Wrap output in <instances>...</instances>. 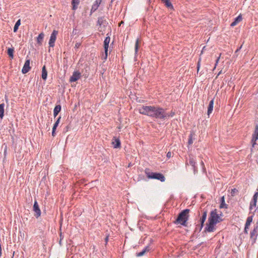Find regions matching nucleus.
Returning <instances> with one entry per match:
<instances>
[{"label":"nucleus","mask_w":258,"mask_h":258,"mask_svg":"<svg viewBox=\"0 0 258 258\" xmlns=\"http://www.w3.org/2000/svg\"><path fill=\"white\" fill-rule=\"evenodd\" d=\"M30 59H27L26 60L25 63H24V65L22 68V72L23 74H26L27 73H28L31 68L30 67Z\"/></svg>","instance_id":"9b49d317"},{"label":"nucleus","mask_w":258,"mask_h":258,"mask_svg":"<svg viewBox=\"0 0 258 258\" xmlns=\"http://www.w3.org/2000/svg\"><path fill=\"white\" fill-rule=\"evenodd\" d=\"M242 45H241L239 48H238L237 49V50L239 51L241 49V48H242Z\"/></svg>","instance_id":"37998d69"},{"label":"nucleus","mask_w":258,"mask_h":258,"mask_svg":"<svg viewBox=\"0 0 258 258\" xmlns=\"http://www.w3.org/2000/svg\"><path fill=\"white\" fill-rule=\"evenodd\" d=\"M33 211L35 212L34 216L38 218L41 215V211L39 207V205L36 200L34 201V205H33Z\"/></svg>","instance_id":"6e6552de"},{"label":"nucleus","mask_w":258,"mask_h":258,"mask_svg":"<svg viewBox=\"0 0 258 258\" xmlns=\"http://www.w3.org/2000/svg\"><path fill=\"white\" fill-rule=\"evenodd\" d=\"M228 205L225 203L224 197H222L221 199V204L220 205V208H227Z\"/></svg>","instance_id":"a878e982"},{"label":"nucleus","mask_w":258,"mask_h":258,"mask_svg":"<svg viewBox=\"0 0 258 258\" xmlns=\"http://www.w3.org/2000/svg\"><path fill=\"white\" fill-rule=\"evenodd\" d=\"M112 144L114 148H120L121 143L119 139L116 137H113L112 141Z\"/></svg>","instance_id":"f8f14e48"},{"label":"nucleus","mask_w":258,"mask_h":258,"mask_svg":"<svg viewBox=\"0 0 258 258\" xmlns=\"http://www.w3.org/2000/svg\"><path fill=\"white\" fill-rule=\"evenodd\" d=\"M207 211H204L203 213V215L202 216V217L201 218L200 220V224H201V226H200V229H201L202 228V227H203V225H204V223L207 218Z\"/></svg>","instance_id":"2eb2a0df"},{"label":"nucleus","mask_w":258,"mask_h":258,"mask_svg":"<svg viewBox=\"0 0 258 258\" xmlns=\"http://www.w3.org/2000/svg\"><path fill=\"white\" fill-rule=\"evenodd\" d=\"M80 44L77 43V44H76V47H79V46H80Z\"/></svg>","instance_id":"c03bdc74"},{"label":"nucleus","mask_w":258,"mask_h":258,"mask_svg":"<svg viewBox=\"0 0 258 258\" xmlns=\"http://www.w3.org/2000/svg\"><path fill=\"white\" fill-rule=\"evenodd\" d=\"M56 126H55L53 125V127H52V136L53 137H54L55 136V130H56Z\"/></svg>","instance_id":"473e14b6"},{"label":"nucleus","mask_w":258,"mask_h":258,"mask_svg":"<svg viewBox=\"0 0 258 258\" xmlns=\"http://www.w3.org/2000/svg\"><path fill=\"white\" fill-rule=\"evenodd\" d=\"M171 153L170 152H169L168 153H167V157L168 158H170L171 157Z\"/></svg>","instance_id":"ea45409f"},{"label":"nucleus","mask_w":258,"mask_h":258,"mask_svg":"<svg viewBox=\"0 0 258 258\" xmlns=\"http://www.w3.org/2000/svg\"><path fill=\"white\" fill-rule=\"evenodd\" d=\"M149 250H150V247L149 246H147L144 248V249L142 251L137 253L136 256L137 257L142 256L143 255H144L146 252L149 251Z\"/></svg>","instance_id":"f3484780"},{"label":"nucleus","mask_w":258,"mask_h":258,"mask_svg":"<svg viewBox=\"0 0 258 258\" xmlns=\"http://www.w3.org/2000/svg\"><path fill=\"white\" fill-rule=\"evenodd\" d=\"M122 23H123V21H121V22L120 23V24H122Z\"/></svg>","instance_id":"864d4df0"},{"label":"nucleus","mask_w":258,"mask_h":258,"mask_svg":"<svg viewBox=\"0 0 258 258\" xmlns=\"http://www.w3.org/2000/svg\"><path fill=\"white\" fill-rule=\"evenodd\" d=\"M222 216V213L220 214H218L217 212V210H213L210 213V216L209 218L208 222L209 223L207 224L205 229L209 232L214 231L215 229L214 226L221 222L223 220L221 218Z\"/></svg>","instance_id":"f03ea898"},{"label":"nucleus","mask_w":258,"mask_h":258,"mask_svg":"<svg viewBox=\"0 0 258 258\" xmlns=\"http://www.w3.org/2000/svg\"><path fill=\"white\" fill-rule=\"evenodd\" d=\"M93 9H94V10H96V9H95V8H93V7H92V10Z\"/></svg>","instance_id":"09e8293b"},{"label":"nucleus","mask_w":258,"mask_h":258,"mask_svg":"<svg viewBox=\"0 0 258 258\" xmlns=\"http://www.w3.org/2000/svg\"><path fill=\"white\" fill-rule=\"evenodd\" d=\"M213 105H214V99H212L209 104L208 107V111H207V114L208 116L210 115V114L212 112V111L213 110Z\"/></svg>","instance_id":"dca6fc26"},{"label":"nucleus","mask_w":258,"mask_h":258,"mask_svg":"<svg viewBox=\"0 0 258 258\" xmlns=\"http://www.w3.org/2000/svg\"><path fill=\"white\" fill-rule=\"evenodd\" d=\"M239 51L237 50V49H236V50L235 51V53H236L237 52H238Z\"/></svg>","instance_id":"49530a36"},{"label":"nucleus","mask_w":258,"mask_h":258,"mask_svg":"<svg viewBox=\"0 0 258 258\" xmlns=\"http://www.w3.org/2000/svg\"><path fill=\"white\" fill-rule=\"evenodd\" d=\"M61 110V106L60 105H57L55 106L53 111L55 112H57L58 113Z\"/></svg>","instance_id":"c756f323"},{"label":"nucleus","mask_w":258,"mask_h":258,"mask_svg":"<svg viewBox=\"0 0 258 258\" xmlns=\"http://www.w3.org/2000/svg\"><path fill=\"white\" fill-rule=\"evenodd\" d=\"M44 34H43V33H41L39 34L38 36L37 37V43L39 44V45H41L42 44V41H43V39L44 38Z\"/></svg>","instance_id":"412c9836"},{"label":"nucleus","mask_w":258,"mask_h":258,"mask_svg":"<svg viewBox=\"0 0 258 258\" xmlns=\"http://www.w3.org/2000/svg\"><path fill=\"white\" fill-rule=\"evenodd\" d=\"M93 9H94V10H96V9H95V8H93V7H92V10Z\"/></svg>","instance_id":"3c124183"},{"label":"nucleus","mask_w":258,"mask_h":258,"mask_svg":"<svg viewBox=\"0 0 258 258\" xmlns=\"http://www.w3.org/2000/svg\"><path fill=\"white\" fill-rule=\"evenodd\" d=\"M47 72L45 66H44L42 69L41 77L43 80L45 81L47 79Z\"/></svg>","instance_id":"6ab92c4d"},{"label":"nucleus","mask_w":258,"mask_h":258,"mask_svg":"<svg viewBox=\"0 0 258 258\" xmlns=\"http://www.w3.org/2000/svg\"><path fill=\"white\" fill-rule=\"evenodd\" d=\"M122 23H123V21H121V22L120 23V24H122Z\"/></svg>","instance_id":"603ef678"},{"label":"nucleus","mask_w":258,"mask_h":258,"mask_svg":"<svg viewBox=\"0 0 258 258\" xmlns=\"http://www.w3.org/2000/svg\"><path fill=\"white\" fill-rule=\"evenodd\" d=\"M252 221V216H249L247 217L246 221V223L245 225L246 226V228H249V225H250Z\"/></svg>","instance_id":"bb28decb"},{"label":"nucleus","mask_w":258,"mask_h":258,"mask_svg":"<svg viewBox=\"0 0 258 258\" xmlns=\"http://www.w3.org/2000/svg\"><path fill=\"white\" fill-rule=\"evenodd\" d=\"M79 3H80L79 0H72V9L73 10H76L77 9V6L79 5Z\"/></svg>","instance_id":"393cba45"},{"label":"nucleus","mask_w":258,"mask_h":258,"mask_svg":"<svg viewBox=\"0 0 258 258\" xmlns=\"http://www.w3.org/2000/svg\"><path fill=\"white\" fill-rule=\"evenodd\" d=\"M189 212V209H185L180 212L176 221L174 222L175 224H180L183 226H186V222L188 218V213Z\"/></svg>","instance_id":"7ed1b4c3"},{"label":"nucleus","mask_w":258,"mask_h":258,"mask_svg":"<svg viewBox=\"0 0 258 258\" xmlns=\"http://www.w3.org/2000/svg\"><path fill=\"white\" fill-rule=\"evenodd\" d=\"M257 233H258V229H257V227H255L254 228L253 230L250 232V238L251 239H253V241L254 242L256 238V236L257 235Z\"/></svg>","instance_id":"4468645a"},{"label":"nucleus","mask_w":258,"mask_h":258,"mask_svg":"<svg viewBox=\"0 0 258 258\" xmlns=\"http://www.w3.org/2000/svg\"><path fill=\"white\" fill-rule=\"evenodd\" d=\"M164 116H165V119H167L169 117H172L174 116L175 115V112L171 111L170 112H166V109H164Z\"/></svg>","instance_id":"aec40b11"},{"label":"nucleus","mask_w":258,"mask_h":258,"mask_svg":"<svg viewBox=\"0 0 258 258\" xmlns=\"http://www.w3.org/2000/svg\"><path fill=\"white\" fill-rule=\"evenodd\" d=\"M139 112L155 119L165 120L164 109L158 106H143L139 109Z\"/></svg>","instance_id":"f257e3e1"},{"label":"nucleus","mask_w":258,"mask_h":258,"mask_svg":"<svg viewBox=\"0 0 258 258\" xmlns=\"http://www.w3.org/2000/svg\"><path fill=\"white\" fill-rule=\"evenodd\" d=\"M58 34V31L54 30L51 35L49 40V45L50 47H53L54 46L55 41L56 39V36Z\"/></svg>","instance_id":"39448f33"},{"label":"nucleus","mask_w":258,"mask_h":258,"mask_svg":"<svg viewBox=\"0 0 258 258\" xmlns=\"http://www.w3.org/2000/svg\"><path fill=\"white\" fill-rule=\"evenodd\" d=\"M220 56H219L217 57V59H216V63H215V66L214 69H215V68H216V66L217 65V64H218V62H219V59H220Z\"/></svg>","instance_id":"72a5a7b5"},{"label":"nucleus","mask_w":258,"mask_h":258,"mask_svg":"<svg viewBox=\"0 0 258 258\" xmlns=\"http://www.w3.org/2000/svg\"><path fill=\"white\" fill-rule=\"evenodd\" d=\"M186 164L191 165L193 167L194 171H195L197 170V167L196 166V162L192 156H189V159H188V163L187 162L186 163Z\"/></svg>","instance_id":"ddd939ff"},{"label":"nucleus","mask_w":258,"mask_h":258,"mask_svg":"<svg viewBox=\"0 0 258 258\" xmlns=\"http://www.w3.org/2000/svg\"><path fill=\"white\" fill-rule=\"evenodd\" d=\"M162 2L165 4V5L168 8L171 9H173V7L171 3L170 2V0H161Z\"/></svg>","instance_id":"b1692460"},{"label":"nucleus","mask_w":258,"mask_h":258,"mask_svg":"<svg viewBox=\"0 0 258 258\" xmlns=\"http://www.w3.org/2000/svg\"><path fill=\"white\" fill-rule=\"evenodd\" d=\"M200 61H201V58L199 59L198 64H197V68H200Z\"/></svg>","instance_id":"c9c22d12"},{"label":"nucleus","mask_w":258,"mask_h":258,"mask_svg":"<svg viewBox=\"0 0 258 258\" xmlns=\"http://www.w3.org/2000/svg\"><path fill=\"white\" fill-rule=\"evenodd\" d=\"M201 165L203 166V168H204V164L203 161H202L201 162Z\"/></svg>","instance_id":"79ce46f5"},{"label":"nucleus","mask_w":258,"mask_h":258,"mask_svg":"<svg viewBox=\"0 0 258 258\" xmlns=\"http://www.w3.org/2000/svg\"><path fill=\"white\" fill-rule=\"evenodd\" d=\"M5 104L2 103L0 104V118L1 119L3 118L4 115V107H5Z\"/></svg>","instance_id":"5701e85b"},{"label":"nucleus","mask_w":258,"mask_h":258,"mask_svg":"<svg viewBox=\"0 0 258 258\" xmlns=\"http://www.w3.org/2000/svg\"><path fill=\"white\" fill-rule=\"evenodd\" d=\"M14 51V49L13 48H9L8 49V54L12 58H13V57H14V54H13Z\"/></svg>","instance_id":"cd10ccee"},{"label":"nucleus","mask_w":258,"mask_h":258,"mask_svg":"<svg viewBox=\"0 0 258 258\" xmlns=\"http://www.w3.org/2000/svg\"><path fill=\"white\" fill-rule=\"evenodd\" d=\"M258 140V125H256L255 127L254 133L252 136V139L251 140V143L252 147L253 148L256 144V142Z\"/></svg>","instance_id":"423d86ee"},{"label":"nucleus","mask_w":258,"mask_h":258,"mask_svg":"<svg viewBox=\"0 0 258 258\" xmlns=\"http://www.w3.org/2000/svg\"><path fill=\"white\" fill-rule=\"evenodd\" d=\"M221 71H220V72L218 73V76H219L220 74H221Z\"/></svg>","instance_id":"de8ad7c7"},{"label":"nucleus","mask_w":258,"mask_h":258,"mask_svg":"<svg viewBox=\"0 0 258 258\" xmlns=\"http://www.w3.org/2000/svg\"><path fill=\"white\" fill-rule=\"evenodd\" d=\"M139 39H137L136 41L135 44V52L137 53L138 52V48H139Z\"/></svg>","instance_id":"7c9ffc66"},{"label":"nucleus","mask_w":258,"mask_h":258,"mask_svg":"<svg viewBox=\"0 0 258 258\" xmlns=\"http://www.w3.org/2000/svg\"><path fill=\"white\" fill-rule=\"evenodd\" d=\"M145 172L148 178L156 179L162 182L165 180L164 176L161 173L151 172L149 169H146Z\"/></svg>","instance_id":"20e7f679"},{"label":"nucleus","mask_w":258,"mask_h":258,"mask_svg":"<svg viewBox=\"0 0 258 258\" xmlns=\"http://www.w3.org/2000/svg\"><path fill=\"white\" fill-rule=\"evenodd\" d=\"M106 24V21L104 17H99L98 19L97 24L99 26L105 25Z\"/></svg>","instance_id":"4be33fe9"},{"label":"nucleus","mask_w":258,"mask_h":258,"mask_svg":"<svg viewBox=\"0 0 258 258\" xmlns=\"http://www.w3.org/2000/svg\"><path fill=\"white\" fill-rule=\"evenodd\" d=\"M258 198V192H256L252 198V199L250 202L249 210H251L253 207H255L256 205L257 200Z\"/></svg>","instance_id":"9d476101"},{"label":"nucleus","mask_w":258,"mask_h":258,"mask_svg":"<svg viewBox=\"0 0 258 258\" xmlns=\"http://www.w3.org/2000/svg\"><path fill=\"white\" fill-rule=\"evenodd\" d=\"M93 9H94V10H96V9H95V8H93V7H92V10Z\"/></svg>","instance_id":"8fccbe9b"},{"label":"nucleus","mask_w":258,"mask_h":258,"mask_svg":"<svg viewBox=\"0 0 258 258\" xmlns=\"http://www.w3.org/2000/svg\"><path fill=\"white\" fill-rule=\"evenodd\" d=\"M20 24H21V20L19 19L16 22V23L15 24V26L14 27V32H17Z\"/></svg>","instance_id":"c85d7f7f"},{"label":"nucleus","mask_w":258,"mask_h":258,"mask_svg":"<svg viewBox=\"0 0 258 258\" xmlns=\"http://www.w3.org/2000/svg\"><path fill=\"white\" fill-rule=\"evenodd\" d=\"M110 38L109 36H107L105 38L104 41V48L105 50V59H107V52L109 47V43L110 42Z\"/></svg>","instance_id":"0eeeda50"},{"label":"nucleus","mask_w":258,"mask_h":258,"mask_svg":"<svg viewBox=\"0 0 258 258\" xmlns=\"http://www.w3.org/2000/svg\"><path fill=\"white\" fill-rule=\"evenodd\" d=\"M81 76V73L78 71H75L73 73L72 76L70 78V82H74L78 80Z\"/></svg>","instance_id":"1a4fd4ad"},{"label":"nucleus","mask_w":258,"mask_h":258,"mask_svg":"<svg viewBox=\"0 0 258 258\" xmlns=\"http://www.w3.org/2000/svg\"><path fill=\"white\" fill-rule=\"evenodd\" d=\"M188 144H192V139L191 138H190L188 140Z\"/></svg>","instance_id":"e433bc0d"},{"label":"nucleus","mask_w":258,"mask_h":258,"mask_svg":"<svg viewBox=\"0 0 258 258\" xmlns=\"http://www.w3.org/2000/svg\"><path fill=\"white\" fill-rule=\"evenodd\" d=\"M248 228H246V226L245 225V227H244V232L245 233H248Z\"/></svg>","instance_id":"4c0bfd02"},{"label":"nucleus","mask_w":258,"mask_h":258,"mask_svg":"<svg viewBox=\"0 0 258 258\" xmlns=\"http://www.w3.org/2000/svg\"><path fill=\"white\" fill-rule=\"evenodd\" d=\"M105 240L106 244H107L108 240V236L106 237Z\"/></svg>","instance_id":"a19ab883"},{"label":"nucleus","mask_w":258,"mask_h":258,"mask_svg":"<svg viewBox=\"0 0 258 258\" xmlns=\"http://www.w3.org/2000/svg\"><path fill=\"white\" fill-rule=\"evenodd\" d=\"M200 68H197V72H198L199 71Z\"/></svg>","instance_id":"a18cd8bd"},{"label":"nucleus","mask_w":258,"mask_h":258,"mask_svg":"<svg viewBox=\"0 0 258 258\" xmlns=\"http://www.w3.org/2000/svg\"><path fill=\"white\" fill-rule=\"evenodd\" d=\"M237 190L235 188H234V189H232V191H231V194L232 196H233V195L235 194V192H237Z\"/></svg>","instance_id":"f704fd0d"},{"label":"nucleus","mask_w":258,"mask_h":258,"mask_svg":"<svg viewBox=\"0 0 258 258\" xmlns=\"http://www.w3.org/2000/svg\"><path fill=\"white\" fill-rule=\"evenodd\" d=\"M58 113L57 112H55L53 111V116L54 117H55L58 115Z\"/></svg>","instance_id":"58836bf2"},{"label":"nucleus","mask_w":258,"mask_h":258,"mask_svg":"<svg viewBox=\"0 0 258 258\" xmlns=\"http://www.w3.org/2000/svg\"><path fill=\"white\" fill-rule=\"evenodd\" d=\"M242 20V17L240 15H239L238 17L235 18L234 21L231 23L230 26L231 27H234L236 26L239 22H240Z\"/></svg>","instance_id":"a211bd4d"},{"label":"nucleus","mask_w":258,"mask_h":258,"mask_svg":"<svg viewBox=\"0 0 258 258\" xmlns=\"http://www.w3.org/2000/svg\"><path fill=\"white\" fill-rule=\"evenodd\" d=\"M60 119H61V117H60V116H59V117L57 118V119L56 121H55V122L54 123V125H54V126H55L57 127V126L58 125V124H59V122H60Z\"/></svg>","instance_id":"2f4dec72"}]
</instances>
